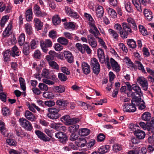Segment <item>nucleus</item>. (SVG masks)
Returning <instances> with one entry per match:
<instances>
[{
  "label": "nucleus",
  "mask_w": 154,
  "mask_h": 154,
  "mask_svg": "<svg viewBox=\"0 0 154 154\" xmlns=\"http://www.w3.org/2000/svg\"><path fill=\"white\" fill-rule=\"evenodd\" d=\"M84 16L89 21V24L90 29L89 31L95 37H97L99 34V32L94 24V21L91 15L87 13H85Z\"/></svg>",
  "instance_id": "obj_1"
},
{
  "label": "nucleus",
  "mask_w": 154,
  "mask_h": 154,
  "mask_svg": "<svg viewBox=\"0 0 154 154\" xmlns=\"http://www.w3.org/2000/svg\"><path fill=\"white\" fill-rule=\"evenodd\" d=\"M122 26L123 30L122 32H120V36L123 39L126 38L129 35L132 33L133 31L131 27L126 23H122Z\"/></svg>",
  "instance_id": "obj_2"
},
{
  "label": "nucleus",
  "mask_w": 154,
  "mask_h": 154,
  "mask_svg": "<svg viewBox=\"0 0 154 154\" xmlns=\"http://www.w3.org/2000/svg\"><path fill=\"white\" fill-rule=\"evenodd\" d=\"M48 110L49 112L47 114L48 117L50 119H55L59 118L61 115L58 113L59 109L54 107L48 108Z\"/></svg>",
  "instance_id": "obj_3"
},
{
  "label": "nucleus",
  "mask_w": 154,
  "mask_h": 154,
  "mask_svg": "<svg viewBox=\"0 0 154 154\" xmlns=\"http://www.w3.org/2000/svg\"><path fill=\"white\" fill-rule=\"evenodd\" d=\"M90 65L93 72L98 75L100 70V66L97 60L95 58H93L91 61Z\"/></svg>",
  "instance_id": "obj_4"
},
{
  "label": "nucleus",
  "mask_w": 154,
  "mask_h": 154,
  "mask_svg": "<svg viewBox=\"0 0 154 154\" xmlns=\"http://www.w3.org/2000/svg\"><path fill=\"white\" fill-rule=\"evenodd\" d=\"M40 46L43 51L46 53L48 51V48L52 46V42L50 39H46L44 41H40Z\"/></svg>",
  "instance_id": "obj_5"
},
{
  "label": "nucleus",
  "mask_w": 154,
  "mask_h": 154,
  "mask_svg": "<svg viewBox=\"0 0 154 154\" xmlns=\"http://www.w3.org/2000/svg\"><path fill=\"white\" fill-rule=\"evenodd\" d=\"M19 122L20 125L23 128L28 131H31L32 127L31 123L25 119H20Z\"/></svg>",
  "instance_id": "obj_6"
},
{
  "label": "nucleus",
  "mask_w": 154,
  "mask_h": 154,
  "mask_svg": "<svg viewBox=\"0 0 154 154\" xmlns=\"http://www.w3.org/2000/svg\"><path fill=\"white\" fill-rule=\"evenodd\" d=\"M33 12L35 15L39 17H43L47 15V14L44 11H41L40 7L35 4L33 8Z\"/></svg>",
  "instance_id": "obj_7"
},
{
  "label": "nucleus",
  "mask_w": 154,
  "mask_h": 154,
  "mask_svg": "<svg viewBox=\"0 0 154 154\" xmlns=\"http://www.w3.org/2000/svg\"><path fill=\"white\" fill-rule=\"evenodd\" d=\"M55 136L63 144H65L68 140V137L66 134L61 131L56 133Z\"/></svg>",
  "instance_id": "obj_8"
},
{
  "label": "nucleus",
  "mask_w": 154,
  "mask_h": 154,
  "mask_svg": "<svg viewBox=\"0 0 154 154\" xmlns=\"http://www.w3.org/2000/svg\"><path fill=\"white\" fill-rule=\"evenodd\" d=\"M124 112H133L136 110V106L134 104L131 103H126L124 104L123 108Z\"/></svg>",
  "instance_id": "obj_9"
},
{
  "label": "nucleus",
  "mask_w": 154,
  "mask_h": 154,
  "mask_svg": "<svg viewBox=\"0 0 154 154\" xmlns=\"http://www.w3.org/2000/svg\"><path fill=\"white\" fill-rule=\"evenodd\" d=\"M137 81L143 90H147L148 88V82L145 78L142 76L138 77L137 79Z\"/></svg>",
  "instance_id": "obj_10"
},
{
  "label": "nucleus",
  "mask_w": 154,
  "mask_h": 154,
  "mask_svg": "<svg viewBox=\"0 0 154 154\" xmlns=\"http://www.w3.org/2000/svg\"><path fill=\"white\" fill-rule=\"evenodd\" d=\"M132 90L134 91L135 92H132L131 93V96H134V95H143V93L140 87L137 85L133 84L132 85L131 91Z\"/></svg>",
  "instance_id": "obj_11"
},
{
  "label": "nucleus",
  "mask_w": 154,
  "mask_h": 154,
  "mask_svg": "<svg viewBox=\"0 0 154 154\" xmlns=\"http://www.w3.org/2000/svg\"><path fill=\"white\" fill-rule=\"evenodd\" d=\"M61 119L62 121H65L69 125L76 123L79 121V119L77 118H72L70 119L69 116L68 115L63 116Z\"/></svg>",
  "instance_id": "obj_12"
},
{
  "label": "nucleus",
  "mask_w": 154,
  "mask_h": 154,
  "mask_svg": "<svg viewBox=\"0 0 154 154\" xmlns=\"http://www.w3.org/2000/svg\"><path fill=\"white\" fill-rule=\"evenodd\" d=\"M35 133L38 138L45 142H49L51 140L50 138L47 137L45 134L39 130H35Z\"/></svg>",
  "instance_id": "obj_13"
},
{
  "label": "nucleus",
  "mask_w": 154,
  "mask_h": 154,
  "mask_svg": "<svg viewBox=\"0 0 154 154\" xmlns=\"http://www.w3.org/2000/svg\"><path fill=\"white\" fill-rule=\"evenodd\" d=\"M51 128L57 131H64L66 130L65 127L63 126L60 123H53L50 125Z\"/></svg>",
  "instance_id": "obj_14"
},
{
  "label": "nucleus",
  "mask_w": 154,
  "mask_h": 154,
  "mask_svg": "<svg viewBox=\"0 0 154 154\" xmlns=\"http://www.w3.org/2000/svg\"><path fill=\"white\" fill-rule=\"evenodd\" d=\"M65 10L66 13L68 15L76 19L79 18V15L77 13L69 7L67 6L66 7Z\"/></svg>",
  "instance_id": "obj_15"
},
{
  "label": "nucleus",
  "mask_w": 154,
  "mask_h": 154,
  "mask_svg": "<svg viewBox=\"0 0 154 154\" xmlns=\"http://www.w3.org/2000/svg\"><path fill=\"white\" fill-rule=\"evenodd\" d=\"M88 42L89 45L93 48H95L97 46V42L96 39L91 35L87 36Z\"/></svg>",
  "instance_id": "obj_16"
},
{
  "label": "nucleus",
  "mask_w": 154,
  "mask_h": 154,
  "mask_svg": "<svg viewBox=\"0 0 154 154\" xmlns=\"http://www.w3.org/2000/svg\"><path fill=\"white\" fill-rule=\"evenodd\" d=\"M12 24L11 22L9 23L3 33V37L9 36L12 33Z\"/></svg>",
  "instance_id": "obj_17"
},
{
  "label": "nucleus",
  "mask_w": 154,
  "mask_h": 154,
  "mask_svg": "<svg viewBox=\"0 0 154 154\" xmlns=\"http://www.w3.org/2000/svg\"><path fill=\"white\" fill-rule=\"evenodd\" d=\"M82 68L83 73L87 75L91 72L90 66L86 62H83L82 63Z\"/></svg>",
  "instance_id": "obj_18"
},
{
  "label": "nucleus",
  "mask_w": 154,
  "mask_h": 154,
  "mask_svg": "<svg viewBox=\"0 0 154 154\" xmlns=\"http://www.w3.org/2000/svg\"><path fill=\"white\" fill-rule=\"evenodd\" d=\"M141 95H134V96H131L132 98V99L131 100V102L135 106H138L143 101L141 98Z\"/></svg>",
  "instance_id": "obj_19"
},
{
  "label": "nucleus",
  "mask_w": 154,
  "mask_h": 154,
  "mask_svg": "<svg viewBox=\"0 0 154 154\" xmlns=\"http://www.w3.org/2000/svg\"><path fill=\"white\" fill-rule=\"evenodd\" d=\"M97 54L99 61L101 63H103L105 61V54L102 49L98 48L97 50Z\"/></svg>",
  "instance_id": "obj_20"
},
{
  "label": "nucleus",
  "mask_w": 154,
  "mask_h": 154,
  "mask_svg": "<svg viewBox=\"0 0 154 154\" xmlns=\"http://www.w3.org/2000/svg\"><path fill=\"white\" fill-rule=\"evenodd\" d=\"M64 56L68 62L71 63L73 61V57L71 53L69 51H64L63 52Z\"/></svg>",
  "instance_id": "obj_21"
},
{
  "label": "nucleus",
  "mask_w": 154,
  "mask_h": 154,
  "mask_svg": "<svg viewBox=\"0 0 154 154\" xmlns=\"http://www.w3.org/2000/svg\"><path fill=\"white\" fill-rule=\"evenodd\" d=\"M134 135L139 139H144L146 135L144 131L138 129L134 131Z\"/></svg>",
  "instance_id": "obj_22"
},
{
  "label": "nucleus",
  "mask_w": 154,
  "mask_h": 154,
  "mask_svg": "<svg viewBox=\"0 0 154 154\" xmlns=\"http://www.w3.org/2000/svg\"><path fill=\"white\" fill-rule=\"evenodd\" d=\"M48 54L49 55H47L46 57V60L48 61L54 60L56 57H58V54L54 51H50L48 52Z\"/></svg>",
  "instance_id": "obj_23"
},
{
  "label": "nucleus",
  "mask_w": 154,
  "mask_h": 154,
  "mask_svg": "<svg viewBox=\"0 0 154 154\" xmlns=\"http://www.w3.org/2000/svg\"><path fill=\"white\" fill-rule=\"evenodd\" d=\"M24 115L27 119L32 122L35 121L36 119L35 115L29 110L25 111Z\"/></svg>",
  "instance_id": "obj_24"
},
{
  "label": "nucleus",
  "mask_w": 154,
  "mask_h": 154,
  "mask_svg": "<svg viewBox=\"0 0 154 154\" xmlns=\"http://www.w3.org/2000/svg\"><path fill=\"white\" fill-rule=\"evenodd\" d=\"M33 23L37 30H40L42 29L43 23L38 18H35L33 20Z\"/></svg>",
  "instance_id": "obj_25"
},
{
  "label": "nucleus",
  "mask_w": 154,
  "mask_h": 154,
  "mask_svg": "<svg viewBox=\"0 0 154 154\" xmlns=\"http://www.w3.org/2000/svg\"><path fill=\"white\" fill-rule=\"evenodd\" d=\"M11 56L14 57L19 56L21 52L17 47L15 45L12 48L11 51Z\"/></svg>",
  "instance_id": "obj_26"
},
{
  "label": "nucleus",
  "mask_w": 154,
  "mask_h": 154,
  "mask_svg": "<svg viewBox=\"0 0 154 154\" xmlns=\"http://www.w3.org/2000/svg\"><path fill=\"white\" fill-rule=\"evenodd\" d=\"M33 13L32 8L27 10L25 13V17L27 21H31L33 18Z\"/></svg>",
  "instance_id": "obj_27"
},
{
  "label": "nucleus",
  "mask_w": 154,
  "mask_h": 154,
  "mask_svg": "<svg viewBox=\"0 0 154 154\" xmlns=\"http://www.w3.org/2000/svg\"><path fill=\"white\" fill-rule=\"evenodd\" d=\"M86 143V141L84 138H79L76 141V144L78 147H83Z\"/></svg>",
  "instance_id": "obj_28"
},
{
  "label": "nucleus",
  "mask_w": 154,
  "mask_h": 154,
  "mask_svg": "<svg viewBox=\"0 0 154 154\" xmlns=\"http://www.w3.org/2000/svg\"><path fill=\"white\" fill-rule=\"evenodd\" d=\"M143 13L145 17L149 21H151L153 17L152 12L149 10L144 9Z\"/></svg>",
  "instance_id": "obj_29"
},
{
  "label": "nucleus",
  "mask_w": 154,
  "mask_h": 154,
  "mask_svg": "<svg viewBox=\"0 0 154 154\" xmlns=\"http://www.w3.org/2000/svg\"><path fill=\"white\" fill-rule=\"evenodd\" d=\"M127 21L129 26H131V24L132 25V28L133 30L136 31L137 29V26L134 19L131 17H129L127 19Z\"/></svg>",
  "instance_id": "obj_30"
},
{
  "label": "nucleus",
  "mask_w": 154,
  "mask_h": 154,
  "mask_svg": "<svg viewBox=\"0 0 154 154\" xmlns=\"http://www.w3.org/2000/svg\"><path fill=\"white\" fill-rule=\"evenodd\" d=\"M96 15L98 18H101L103 15L104 11L102 6L99 5L96 10Z\"/></svg>",
  "instance_id": "obj_31"
},
{
  "label": "nucleus",
  "mask_w": 154,
  "mask_h": 154,
  "mask_svg": "<svg viewBox=\"0 0 154 154\" xmlns=\"http://www.w3.org/2000/svg\"><path fill=\"white\" fill-rule=\"evenodd\" d=\"M110 150V146L109 145H105L101 146L98 149L101 154H103L108 152Z\"/></svg>",
  "instance_id": "obj_32"
},
{
  "label": "nucleus",
  "mask_w": 154,
  "mask_h": 154,
  "mask_svg": "<svg viewBox=\"0 0 154 154\" xmlns=\"http://www.w3.org/2000/svg\"><path fill=\"white\" fill-rule=\"evenodd\" d=\"M30 49L29 44L28 43H26L23 46V52L25 55H28L30 52Z\"/></svg>",
  "instance_id": "obj_33"
},
{
  "label": "nucleus",
  "mask_w": 154,
  "mask_h": 154,
  "mask_svg": "<svg viewBox=\"0 0 154 154\" xmlns=\"http://www.w3.org/2000/svg\"><path fill=\"white\" fill-rule=\"evenodd\" d=\"M4 61L8 62L10 61V57L11 56V51L9 50H6L3 53Z\"/></svg>",
  "instance_id": "obj_34"
},
{
  "label": "nucleus",
  "mask_w": 154,
  "mask_h": 154,
  "mask_svg": "<svg viewBox=\"0 0 154 154\" xmlns=\"http://www.w3.org/2000/svg\"><path fill=\"white\" fill-rule=\"evenodd\" d=\"M90 132L89 129L87 128H82L79 130V135L85 136L88 135Z\"/></svg>",
  "instance_id": "obj_35"
},
{
  "label": "nucleus",
  "mask_w": 154,
  "mask_h": 154,
  "mask_svg": "<svg viewBox=\"0 0 154 154\" xmlns=\"http://www.w3.org/2000/svg\"><path fill=\"white\" fill-rule=\"evenodd\" d=\"M127 42L129 47L132 49L135 48L137 46L136 42L133 39H127Z\"/></svg>",
  "instance_id": "obj_36"
},
{
  "label": "nucleus",
  "mask_w": 154,
  "mask_h": 154,
  "mask_svg": "<svg viewBox=\"0 0 154 154\" xmlns=\"http://www.w3.org/2000/svg\"><path fill=\"white\" fill-rule=\"evenodd\" d=\"M24 28L26 33L30 35L32 33V29L31 25L29 23L25 24Z\"/></svg>",
  "instance_id": "obj_37"
},
{
  "label": "nucleus",
  "mask_w": 154,
  "mask_h": 154,
  "mask_svg": "<svg viewBox=\"0 0 154 154\" xmlns=\"http://www.w3.org/2000/svg\"><path fill=\"white\" fill-rule=\"evenodd\" d=\"M106 10L109 15L111 17L114 18L117 17V13L113 9L109 7Z\"/></svg>",
  "instance_id": "obj_38"
},
{
  "label": "nucleus",
  "mask_w": 154,
  "mask_h": 154,
  "mask_svg": "<svg viewBox=\"0 0 154 154\" xmlns=\"http://www.w3.org/2000/svg\"><path fill=\"white\" fill-rule=\"evenodd\" d=\"M57 105L62 106L66 107L69 103V102L66 100H64L62 99H59L57 101Z\"/></svg>",
  "instance_id": "obj_39"
},
{
  "label": "nucleus",
  "mask_w": 154,
  "mask_h": 154,
  "mask_svg": "<svg viewBox=\"0 0 154 154\" xmlns=\"http://www.w3.org/2000/svg\"><path fill=\"white\" fill-rule=\"evenodd\" d=\"M65 28L66 29H74L75 26L74 23L72 22H66L64 23Z\"/></svg>",
  "instance_id": "obj_40"
},
{
  "label": "nucleus",
  "mask_w": 154,
  "mask_h": 154,
  "mask_svg": "<svg viewBox=\"0 0 154 154\" xmlns=\"http://www.w3.org/2000/svg\"><path fill=\"white\" fill-rule=\"evenodd\" d=\"M123 60L124 62L129 67L134 68L135 67V65L134 64L130 59L128 57H125L123 59Z\"/></svg>",
  "instance_id": "obj_41"
},
{
  "label": "nucleus",
  "mask_w": 154,
  "mask_h": 154,
  "mask_svg": "<svg viewBox=\"0 0 154 154\" xmlns=\"http://www.w3.org/2000/svg\"><path fill=\"white\" fill-rule=\"evenodd\" d=\"M132 1L137 10L140 12H142V9L141 4L138 3L136 0H132Z\"/></svg>",
  "instance_id": "obj_42"
},
{
  "label": "nucleus",
  "mask_w": 154,
  "mask_h": 154,
  "mask_svg": "<svg viewBox=\"0 0 154 154\" xmlns=\"http://www.w3.org/2000/svg\"><path fill=\"white\" fill-rule=\"evenodd\" d=\"M79 128V126L77 124H75L70 126L68 128V131L71 133H75Z\"/></svg>",
  "instance_id": "obj_43"
},
{
  "label": "nucleus",
  "mask_w": 154,
  "mask_h": 154,
  "mask_svg": "<svg viewBox=\"0 0 154 154\" xmlns=\"http://www.w3.org/2000/svg\"><path fill=\"white\" fill-rule=\"evenodd\" d=\"M108 32L114 39L116 40L118 39L119 35L116 31L112 29H108Z\"/></svg>",
  "instance_id": "obj_44"
},
{
  "label": "nucleus",
  "mask_w": 154,
  "mask_h": 154,
  "mask_svg": "<svg viewBox=\"0 0 154 154\" xmlns=\"http://www.w3.org/2000/svg\"><path fill=\"white\" fill-rule=\"evenodd\" d=\"M53 23L55 25H57L60 22V19L58 15H54L52 18Z\"/></svg>",
  "instance_id": "obj_45"
},
{
  "label": "nucleus",
  "mask_w": 154,
  "mask_h": 154,
  "mask_svg": "<svg viewBox=\"0 0 154 154\" xmlns=\"http://www.w3.org/2000/svg\"><path fill=\"white\" fill-rule=\"evenodd\" d=\"M9 16L8 15H5L2 17L0 20V25L1 27H4L6 22L9 19Z\"/></svg>",
  "instance_id": "obj_46"
},
{
  "label": "nucleus",
  "mask_w": 154,
  "mask_h": 154,
  "mask_svg": "<svg viewBox=\"0 0 154 154\" xmlns=\"http://www.w3.org/2000/svg\"><path fill=\"white\" fill-rule=\"evenodd\" d=\"M141 117L143 120L149 121L151 118L150 114L148 112H145L142 114Z\"/></svg>",
  "instance_id": "obj_47"
},
{
  "label": "nucleus",
  "mask_w": 154,
  "mask_h": 154,
  "mask_svg": "<svg viewBox=\"0 0 154 154\" xmlns=\"http://www.w3.org/2000/svg\"><path fill=\"white\" fill-rule=\"evenodd\" d=\"M25 41V35L24 34L22 33L19 36L18 42L20 46H22L24 43Z\"/></svg>",
  "instance_id": "obj_48"
},
{
  "label": "nucleus",
  "mask_w": 154,
  "mask_h": 154,
  "mask_svg": "<svg viewBox=\"0 0 154 154\" xmlns=\"http://www.w3.org/2000/svg\"><path fill=\"white\" fill-rule=\"evenodd\" d=\"M57 42L60 44L64 45H66L68 43V41L67 39L63 37L59 38L57 39Z\"/></svg>",
  "instance_id": "obj_49"
},
{
  "label": "nucleus",
  "mask_w": 154,
  "mask_h": 154,
  "mask_svg": "<svg viewBox=\"0 0 154 154\" xmlns=\"http://www.w3.org/2000/svg\"><path fill=\"white\" fill-rule=\"evenodd\" d=\"M125 6L126 11L128 12L131 13L133 11V8L129 2H128L125 3Z\"/></svg>",
  "instance_id": "obj_50"
},
{
  "label": "nucleus",
  "mask_w": 154,
  "mask_h": 154,
  "mask_svg": "<svg viewBox=\"0 0 154 154\" xmlns=\"http://www.w3.org/2000/svg\"><path fill=\"white\" fill-rule=\"evenodd\" d=\"M135 63L137 64V66L138 67V69L141 70L142 72L143 73L146 72L145 70L144 69V66L142 64L140 61H135Z\"/></svg>",
  "instance_id": "obj_51"
},
{
  "label": "nucleus",
  "mask_w": 154,
  "mask_h": 154,
  "mask_svg": "<svg viewBox=\"0 0 154 154\" xmlns=\"http://www.w3.org/2000/svg\"><path fill=\"white\" fill-rule=\"evenodd\" d=\"M85 44H83V45L81 44L78 43L76 44V47L78 50L80 51L82 53H85L84 45Z\"/></svg>",
  "instance_id": "obj_52"
},
{
  "label": "nucleus",
  "mask_w": 154,
  "mask_h": 154,
  "mask_svg": "<svg viewBox=\"0 0 154 154\" xmlns=\"http://www.w3.org/2000/svg\"><path fill=\"white\" fill-rule=\"evenodd\" d=\"M43 96L45 98L51 99L54 97V95L51 92H44L43 94Z\"/></svg>",
  "instance_id": "obj_53"
},
{
  "label": "nucleus",
  "mask_w": 154,
  "mask_h": 154,
  "mask_svg": "<svg viewBox=\"0 0 154 154\" xmlns=\"http://www.w3.org/2000/svg\"><path fill=\"white\" fill-rule=\"evenodd\" d=\"M19 81L21 88L23 91H25L26 89V87L24 79L22 78H20L19 79Z\"/></svg>",
  "instance_id": "obj_54"
},
{
  "label": "nucleus",
  "mask_w": 154,
  "mask_h": 154,
  "mask_svg": "<svg viewBox=\"0 0 154 154\" xmlns=\"http://www.w3.org/2000/svg\"><path fill=\"white\" fill-rule=\"evenodd\" d=\"M6 142L10 146H16L17 143L16 141L14 139H8L6 140Z\"/></svg>",
  "instance_id": "obj_55"
},
{
  "label": "nucleus",
  "mask_w": 154,
  "mask_h": 154,
  "mask_svg": "<svg viewBox=\"0 0 154 154\" xmlns=\"http://www.w3.org/2000/svg\"><path fill=\"white\" fill-rule=\"evenodd\" d=\"M2 111L3 115L5 116H7L10 114L9 109L7 107L2 108Z\"/></svg>",
  "instance_id": "obj_56"
},
{
  "label": "nucleus",
  "mask_w": 154,
  "mask_h": 154,
  "mask_svg": "<svg viewBox=\"0 0 154 154\" xmlns=\"http://www.w3.org/2000/svg\"><path fill=\"white\" fill-rule=\"evenodd\" d=\"M113 150L116 152H118L122 149L121 145L118 144H115L112 146Z\"/></svg>",
  "instance_id": "obj_57"
},
{
  "label": "nucleus",
  "mask_w": 154,
  "mask_h": 154,
  "mask_svg": "<svg viewBox=\"0 0 154 154\" xmlns=\"http://www.w3.org/2000/svg\"><path fill=\"white\" fill-rule=\"evenodd\" d=\"M0 130L2 134H5L6 131L5 123L1 121H0Z\"/></svg>",
  "instance_id": "obj_58"
},
{
  "label": "nucleus",
  "mask_w": 154,
  "mask_h": 154,
  "mask_svg": "<svg viewBox=\"0 0 154 154\" xmlns=\"http://www.w3.org/2000/svg\"><path fill=\"white\" fill-rule=\"evenodd\" d=\"M105 138V135L102 133L99 134L97 137V141L98 142H103L104 141Z\"/></svg>",
  "instance_id": "obj_59"
},
{
  "label": "nucleus",
  "mask_w": 154,
  "mask_h": 154,
  "mask_svg": "<svg viewBox=\"0 0 154 154\" xmlns=\"http://www.w3.org/2000/svg\"><path fill=\"white\" fill-rule=\"evenodd\" d=\"M100 35V33L98 35V36L97 37H95L96 38L98 39V41L99 42L101 46L103 47L104 49H106L107 48L106 46L105 45V43L103 41V40L101 39L99 37V35Z\"/></svg>",
  "instance_id": "obj_60"
},
{
  "label": "nucleus",
  "mask_w": 154,
  "mask_h": 154,
  "mask_svg": "<svg viewBox=\"0 0 154 154\" xmlns=\"http://www.w3.org/2000/svg\"><path fill=\"white\" fill-rule=\"evenodd\" d=\"M49 65L52 68L58 69H59V66L56 62L54 61H50L49 62Z\"/></svg>",
  "instance_id": "obj_61"
},
{
  "label": "nucleus",
  "mask_w": 154,
  "mask_h": 154,
  "mask_svg": "<svg viewBox=\"0 0 154 154\" xmlns=\"http://www.w3.org/2000/svg\"><path fill=\"white\" fill-rule=\"evenodd\" d=\"M55 89L58 93H62L65 91V89L64 86H57Z\"/></svg>",
  "instance_id": "obj_62"
},
{
  "label": "nucleus",
  "mask_w": 154,
  "mask_h": 154,
  "mask_svg": "<svg viewBox=\"0 0 154 154\" xmlns=\"http://www.w3.org/2000/svg\"><path fill=\"white\" fill-rule=\"evenodd\" d=\"M148 126L149 127L150 130L154 132V119H152Z\"/></svg>",
  "instance_id": "obj_63"
},
{
  "label": "nucleus",
  "mask_w": 154,
  "mask_h": 154,
  "mask_svg": "<svg viewBox=\"0 0 154 154\" xmlns=\"http://www.w3.org/2000/svg\"><path fill=\"white\" fill-rule=\"evenodd\" d=\"M39 88L42 90L47 91L48 90V86L43 83H40L38 85Z\"/></svg>",
  "instance_id": "obj_64"
}]
</instances>
